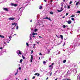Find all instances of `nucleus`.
<instances>
[{"label":"nucleus","mask_w":80,"mask_h":80,"mask_svg":"<svg viewBox=\"0 0 80 80\" xmlns=\"http://www.w3.org/2000/svg\"><path fill=\"white\" fill-rule=\"evenodd\" d=\"M58 79V78H57L56 79L54 80H57Z\"/></svg>","instance_id":"bf43d9fd"},{"label":"nucleus","mask_w":80,"mask_h":80,"mask_svg":"<svg viewBox=\"0 0 80 80\" xmlns=\"http://www.w3.org/2000/svg\"><path fill=\"white\" fill-rule=\"evenodd\" d=\"M52 12V11H51L50 12V14H51V15H53V12Z\"/></svg>","instance_id":"f8f14e48"},{"label":"nucleus","mask_w":80,"mask_h":80,"mask_svg":"<svg viewBox=\"0 0 80 80\" xmlns=\"http://www.w3.org/2000/svg\"><path fill=\"white\" fill-rule=\"evenodd\" d=\"M32 37H34V38H35V36H32Z\"/></svg>","instance_id":"5fc2aeb1"},{"label":"nucleus","mask_w":80,"mask_h":80,"mask_svg":"<svg viewBox=\"0 0 80 80\" xmlns=\"http://www.w3.org/2000/svg\"><path fill=\"white\" fill-rule=\"evenodd\" d=\"M42 8V5L40 6L39 7V9H40V10H41Z\"/></svg>","instance_id":"6e6552de"},{"label":"nucleus","mask_w":80,"mask_h":80,"mask_svg":"<svg viewBox=\"0 0 80 80\" xmlns=\"http://www.w3.org/2000/svg\"><path fill=\"white\" fill-rule=\"evenodd\" d=\"M26 45L28 47L29 46V45H28V42L26 43Z\"/></svg>","instance_id":"b1692460"},{"label":"nucleus","mask_w":80,"mask_h":80,"mask_svg":"<svg viewBox=\"0 0 80 80\" xmlns=\"http://www.w3.org/2000/svg\"><path fill=\"white\" fill-rule=\"evenodd\" d=\"M3 10H4L5 11H6V12L8 11V8H3Z\"/></svg>","instance_id":"f03ea898"},{"label":"nucleus","mask_w":80,"mask_h":80,"mask_svg":"<svg viewBox=\"0 0 80 80\" xmlns=\"http://www.w3.org/2000/svg\"><path fill=\"white\" fill-rule=\"evenodd\" d=\"M78 3H79V2H77L76 4V5H78Z\"/></svg>","instance_id":"2eb2a0df"},{"label":"nucleus","mask_w":80,"mask_h":80,"mask_svg":"<svg viewBox=\"0 0 80 80\" xmlns=\"http://www.w3.org/2000/svg\"><path fill=\"white\" fill-rule=\"evenodd\" d=\"M24 80H27L26 79H25Z\"/></svg>","instance_id":"774afa93"},{"label":"nucleus","mask_w":80,"mask_h":80,"mask_svg":"<svg viewBox=\"0 0 80 80\" xmlns=\"http://www.w3.org/2000/svg\"><path fill=\"white\" fill-rule=\"evenodd\" d=\"M66 7H67V5H66L64 6V8H65H65H66Z\"/></svg>","instance_id":"cd10ccee"},{"label":"nucleus","mask_w":80,"mask_h":80,"mask_svg":"<svg viewBox=\"0 0 80 80\" xmlns=\"http://www.w3.org/2000/svg\"><path fill=\"white\" fill-rule=\"evenodd\" d=\"M48 79V77L46 79V80H47Z\"/></svg>","instance_id":"37998d69"},{"label":"nucleus","mask_w":80,"mask_h":80,"mask_svg":"<svg viewBox=\"0 0 80 80\" xmlns=\"http://www.w3.org/2000/svg\"><path fill=\"white\" fill-rule=\"evenodd\" d=\"M63 28H65L66 27V26L65 25H63Z\"/></svg>","instance_id":"a211bd4d"},{"label":"nucleus","mask_w":80,"mask_h":80,"mask_svg":"<svg viewBox=\"0 0 80 80\" xmlns=\"http://www.w3.org/2000/svg\"><path fill=\"white\" fill-rule=\"evenodd\" d=\"M31 52V54L33 53V51L32 50Z\"/></svg>","instance_id":"58836bf2"},{"label":"nucleus","mask_w":80,"mask_h":80,"mask_svg":"<svg viewBox=\"0 0 80 80\" xmlns=\"http://www.w3.org/2000/svg\"><path fill=\"white\" fill-rule=\"evenodd\" d=\"M16 29H17V30H18V26H17Z\"/></svg>","instance_id":"4be33fe9"},{"label":"nucleus","mask_w":80,"mask_h":80,"mask_svg":"<svg viewBox=\"0 0 80 80\" xmlns=\"http://www.w3.org/2000/svg\"><path fill=\"white\" fill-rule=\"evenodd\" d=\"M50 2H51V3H52V2H53V0H51Z\"/></svg>","instance_id":"de8ad7c7"},{"label":"nucleus","mask_w":80,"mask_h":80,"mask_svg":"<svg viewBox=\"0 0 80 80\" xmlns=\"http://www.w3.org/2000/svg\"><path fill=\"white\" fill-rule=\"evenodd\" d=\"M65 16H63L62 17V18H65Z\"/></svg>","instance_id":"13d9d810"},{"label":"nucleus","mask_w":80,"mask_h":80,"mask_svg":"<svg viewBox=\"0 0 80 80\" xmlns=\"http://www.w3.org/2000/svg\"><path fill=\"white\" fill-rule=\"evenodd\" d=\"M2 49H3V47H0V50H2Z\"/></svg>","instance_id":"473e14b6"},{"label":"nucleus","mask_w":80,"mask_h":80,"mask_svg":"<svg viewBox=\"0 0 80 80\" xmlns=\"http://www.w3.org/2000/svg\"><path fill=\"white\" fill-rule=\"evenodd\" d=\"M18 4H14V7H17V6H18Z\"/></svg>","instance_id":"aec40b11"},{"label":"nucleus","mask_w":80,"mask_h":80,"mask_svg":"<svg viewBox=\"0 0 80 80\" xmlns=\"http://www.w3.org/2000/svg\"><path fill=\"white\" fill-rule=\"evenodd\" d=\"M22 8H23V7H21V8H20L19 9V10H20Z\"/></svg>","instance_id":"a18cd8bd"},{"label":"nucleus","mask_w":80,"mask_h":80,"mask_svg":"<svg viewBox=\"0 0 80 80\" xmlns=\"http://www.w3.org/2000/svg\"><path fill=\"white\" fill-rule=\"evenodd\" d=\"M52 72H51L50 74V76H52Z\"/></svg>","instance_id":"a19ab883"},{"label":"nucleus","mask_w":80,"mask_h":80,"mask_svg":"<svg viewBox=\"0 0 80 80\" xmlns=\"http://www.w3.org/2000/svg\"><path fill=\"white\" fill-rule=\"evenodd\" d=\"M65 42L64 43V44H63L62 46H64L65 45Z\"/></svg>","instance_id":"79ce46f5"},{"label":"nucleus","mask_w":80,"mask_h":80,"mask_svg":"<svg viewBox=\"0 0 80 80\" xmlns=\"http://www.w3.org/2000/svg\"><path fill=\"white\" fill-rule=\"evenodd\" d=\"M19 70H21V68L20 67H19L18 68Z\"/></svg>","instance_id":"ea45409f"},{"label":"nucleus","mask_w":80,"mask_h":80,"mask_svg":"<svg viewBox=\"0 0 80 80\" xmlns=\"http://www.w3.org/2000/svg\"><path fill=\"white\" fill-rule=\"evenodd\" d=\"M37 44H39V42H37Z\"/></svg>","instance_id":"864d4df0"},{"label":"nucleus","mask_w":80,"mask_h":80,"mask_svg":"<svg viewBox=\"0 0 80 80\" xmlns=\"http://www.w3.org/2000/svg\"><path fill=\"white\" fill-rule=\"evenodd\" d=\"M15 19V18H9V20H13Z\"/></svg>","instance_id":"7ed1b4c3"},{"label":"nucleus","mask_w":80,"mask_h":80,"mask_svg":"<svg viewBox=\"0 0 80 80\" xmlns=\"http://www.w3.org/2000/svg\"><path fill=\"white\" fill-rule=\"evenodd\" d=\"M48 20H50V21H51V19H50V18H48Z\"/></svg>","instance_id":"f704fd0d"},{"label":"nucleus","mask_w":80,"mask_h":80,"mask_svg":"<svg viewBox=\"0 0 80 80\" xmlns=\"http://www.w3.org/2000/svg\"><path fill=\"white\" fill-rule=\"evenodd\" d=\"M73 3V2L72 1H70L69 2V4H72Z\"/></svg>","instance_id":"c756f323"},{"label":"nucleus","mask_w":80,"mask_h":80,"mask_svg":"<svg viewBox=\"0 0 80 80\" xmlns=\"http://www.w3.org/2000/svg\"><path fill=\"white\" fill-rule=\"evenodd\" d=\"M36 35V33H35V32H33L32 34V35L34 36L35 35Z\"/></svg>","instance_id":"4468645a"},{"label":"nucleus","mask_w":80,"mask_h":80,"mask_svg":"<svg viewBox=\"0 0 80 80\" xmlns=\"http://www.w3.org/2000/svg\"><path fill=\"white\" fill-rule=\"evenodd\" d=\"M31 62H32V60H33V55H31Z\"/></svg>","instance_id":"f257e3e1"},{"label":"nucleus","mask_w":80,"mask_h":80,"mask_svg":"<svg viewBox=\"0 0 80 80\" xmlns=\"http://www.w3.org/2000/svg\"><path fill=\"white\" fill-rule=\"evenodd\" d=\"M77 13H80V11H78L77 12Z\"/></svg>","instance_id":"6ab92c4d"},{"label":"nucleus","mask_w":80,"mask_h":80,"mask_svg":"<svg viewBox=\"0 0 80 80\" xmlns=\"http://www.w3.org/2000/svg\"><path fill=\"white\" fill-rule=\"evenodd\" d=\"M53 65H54V63H52L51 65H52V66H53Z\"/></svg>","instance_id":"09e8293b"},{"label":"nucleus","mask_w":80,"mask_h":80,"mask_svg":"<svg viewBox=\"0 0 80 80\" xmlns=\"http://www.w3.org/2000/svg\"><path fill=\"white\" fill-rule=\"evenodd\" d=\"M0 37L4 38H5V36L2 35H0Z\"/></svg>","instance_id":"0eeeda50"},{"label":"nucleus","mask_w":80,"mask_h":80,"mask_svg":"<svg viewBox=\"0 0 80 80\" xmlns=\"http://www.w3.org/2000/svg\"><path fill=\"white\" fill-rule=\"evenodd\" d=\"M39 55H43L42 54V53H41V52H40V53H39Z\"/></svg>","instance_id":"c9c22d12"},{"label":"nucleus","mask_w":80,"mask_h":80,"mask_svg":"<svg viewBox=\"0 0 80 80\" xmlns=\"http://www.w3.org/2000/svg\"><path fill=\"white\" fill-rule=\"evenodd\" d=\"M30 22H32V20H31L30 21Z\"/></svg>","instance_id":"6e6d98bb"},{"label":"nucleus","mask_w":80,"mask_h":80,"mask_svg":"<svg viewBox=\"0 0 80 80\" xmlns=\"http://www.w3.org/2000/svg\"><path fill=\"white\" fill-rule=\"evenodd\" d=\"M38 31V29H35L34 30V32H37V31Z\"/></svg>","instance_id":"393cba45"},{"label":"nucleus","mask_w":80,"mask_h":80,"mask_svg":"<svg viewBox=\"0 0 80 80\" xmlns=\"http://www.w3.org/2000/svg\"><path fill=\"white\" fill-rule=\"evenodd\" d=\"M62 80H67V78H66V79H62Z\"/></svg>","instance_id":"603ef678"},{"label":"nucleus","mask_w":80,"mask_h":80,"mask_svg":"<svg viewBox=\"0 0 80 80\" xmlns=\"http://www.w3.org/2000/svg\"><path fill=\"white\" fill-rule=\"evenodd\" d=\"M75 15H72L71 16V17H75Z\"/></svg>","instance_id":"c85d7f7f"},{"label":"nucleus","mask_w":80,"mask_h":80,"mask_svg":"<svg viewBox=\"0 0 80 80\" xmlns=\"http://www.w3.org/2000/svg\"><path fill=\"white\" fill-rule=\"evenodd\" d=\"M68 15V13H67L66 14V16H67V15Z\"/></svg>","instance_id":"e433bc0d"},{"label":"nucleus","mask_w":80,"mask_h":80,"mask_svg":"<svg viewBox=\"0 0 80 80\" xmlns=\"http://www.w3.org/2000/svg\"><path fill=\"white\" fill-rule=\"evenodd\" d=\"M22 57L23 59H25V57H24L22 55Z\"/></svg>","instance_id":"7c9ffc66"},{"label":"nucleus","mask_w":80,"mask_h":80,"mask_svg":"<svg viewBox=\"0 0 80 80\" xmlns=\"http://www.w3.org/2000/svg\"><path fill=\"white\" fill-rule=\"evenodd\" d=\"M14 4L13 3H12L11 4V5H12V6H14Z\"/></svg>","instance_id":"2f4dec72"},{"label":"nucleus","mask_w":80,"mask_h":80,"mask_svg":"<svg viewBox=\"0 0 80 80\" xmlns=\"http://www.w3.org/2000/svg\"><path fill=\"white\" fill-rule=\"evenodd\" d=\"M45 19H48V18L47 17V16L46 17V18H45Z\"/></svg>","instance_id":"4c0bfd02"},{"label":"nucleus","mask_w":80,"mask_h":80,"mask_svg":"<svg viewBox=\"0 0 80 80\" xmlns=\"http://www.w3.org/2000/svg\"><path fill=\"white\" fill-rule=\"evenodd\" d=\"M70 8V5L68 6V8L69 9Z\"/></svg>","instance_id":"412c9836"},{"label":"nucleus","mask_w":80,"mask_h":80,"mask_svg":"<svg viewBox=\"0 0 80 80\" xmlns=\"http://www.w3.org/2000/svg\"><path fill=\"white\" fill-rule=\"evenodd\" d=\"M61 10H58V12H62V10H63V9H61Z\"/></svg>","instance_id":"9b49d317"},{"label":"nucleus","mask_w":80,"mask_h":80,"mask_svg":"<svg viewBox=\"0 0 80 80\" xmlns=\"http://www.w3.org/2000/svg\"><path fill=\"white\" fill-rule=\"evenodd\" d=\"M16 23H12V25H15Z\"/></svg>","instance_id":"5701e85b"},{"label":"nucleus","mask_w":80,"mask_h":80,"mask_svg":"<svg viewBox=\"0 0 80 80\" xmlns=\"http://www.w3.org/2000/svg\"><path fill=\"white\" fill-rule=\"evenodd\" d=\"M39 60H40V57H39Z\"/></svg>","instance_id":"e2e57ef3"},{"label":"nucleus","mask_w":80,"mask_h":80,"mask_svg":"<svg viewBox=\"0 0 80 80\" xmlns=\"http://www.w3.org/2000/svg\"><path fill=\"white\" fill-rule=\"evenodd\" d=\"M22 61H23V59H21L20 60V63H22Z\"/></svg>","instance_id":"ddd939ff"},{"label":"nucleus","mask_w":80,"mask_h":80,"mask_svg":"<svg viewBox=\"0 0 80 80\" xmlns=\"http://www.w3.org/2000/svg\"><path fill=\"white\" fill-rule=\"evenodd\" d=\"M39 38H42V37L40 36H39Z\"/></svg>","instance_id":"3c124183"},{"label":"nucleus","mask_w":80,"mask_h":80,"mask_svg":"<svg viewBox=\"0 0 80 80\" xmlns=\"http://www.w3.org/2000/svg\"><path fill=\"white\" fill-rule=\"evenodd\" d=\"M66 62H67V61L66 60H64L63 61V63H65Z\"/></svg>","instance_id":"dca6fc26"},{"label":"nucleus","mask_w":80,"mask_h":80,"mask_svg":"<svg viewBox=\"0 0 80 80\" xmlns=\"http://www.w3.org/2000/svg\"><path fill=\"white\" fill-rule=\"evenodd\" d=\"M71 20H73V21H74L75 20V19L73 18H71Z\"/></svg>","instance_id":"f3484780"},{"label":"nucleus","mask_w":80,"mask_h":80,"mask_svg":"<svg viewBox=\"0 0 80 80\" xmlns=\"http://www.w3.org/2000/svg\"><path fill=\"white\" fill-rule=\"evenodd\" d=\"M35 77L33 76L32 77V79H35Z\"/></svg>","instance_id":"bb28decb"},{"label":"nucleus","mask_w":80,"mask_h":80,"mask_svg":"<svg viewBox=\"0 0 80 80\" xmlns=\"http://www.w3.org/2000/svg\"><path fill=\"white\" fill-rule=\"evenodd\" d=\"M38 75V77L40 76V74L38 73H36L34 74V75Z\"/></svg>","instance_id":"39448f33"},{"label":"nucleus","mask_w":80,"mask_h":80,"mask_svg":"<svg viewBox=\"0 0 80 80\" xmlns=\"http://www.w3.org/2000/svg\"><path fill=\"white\" fill-rule=\"evenodd\" d=\"M68 24H70L72 23V21L69 20L67 21Z\"/></svg>","instance_id":"20e7f679"},{"label":"nucleus","mask_w":80,"mask_h":80,"mask_svg":"<svg viewBox=\"0 0 80 80\" xmlns=\"http://www.w3.org/2000/svg\"><path fill=\"white\" fill-rule=\"evenodd\" d=\"M17 73H18V72H17L15 74V75H17Z\"/></svg>","instance_id":"72a5a7b5"},{"label":"nucleus","mask_w":80,"mask_h":80,"mask_svg":"<svg viewBox=\"0 0 80 80\" xmlns=\"http://www.w3.org/2000/svg\"><path fill=\"white\" fill-rule=\"evenodd\" d=\"M44 2H47V0H44Z\"/></svg>","instance_id":"49530a36"},{"label":"nucleus","mask_w":80,"mask_h":80,"mask_svg":"<svg viewBox=\"0 0 80 80\" xmlns=\"http://www.w3.org/2000/svg\"><path fill=\"white\" fill-rule=\"evenodd\" d=\"M67 80H70V79L69 78L67 79Z\"/></svg>","instance_id":"4d7b16f0"},{"label":"nucleus","mask_w":80,"mask_h":80,"mask_svg":"<svg viewBox=\"0 0 80 80\" xmlns=\"http://www.w3.org/2000/svg\"><path fill=\"white\" fill-rule=\"evenodd\" d=\"M17 72H18V69H17Z\"/></svg>","instance_id":"680f3d73"},{"label":"nucleus","mask_w":80,"mask_h":80,"mask_svg":"<svg viewBox=\"0 0 80 80\" xmlns=\"http://www.w3.org/2000/svg\"><path fill=\"white\" fill-rule=\"evenodd\" d=\"M60 37L62 39V40H63V35H60Z\"/></svg>","instance_id":"423d86ee"},{"label":"nucleus","mask_w":80,"mask_h":80,"mask_svg":"<svg viewBox=\"0 0 80 80\" xmlns=\"http://www.w3.org/2000/svg\"><path fill=\"white\" fill-rule=\"evenodd\" d=\"M18 51H19V54L20 55H22V52H21V51L20 50H18Z\"/></svg>","instance_id":"9d476101"},{"label":"nucleus","mask_w":80,"mask_h":80,"mask_svg":"<svg viewBox=\"0 0 80 80\" xmlns=\"http://www.w3.org/2000/svg\"><path fill=\"white\" fill-rule=\"evenodd\" d=\"M63 1L64 2H65V0H63Z\"/></svg>","instance_id":"052dcab7"},{"label":"nucleus","mask_w":80,"mask_h":80,"mask_svg":"<svg viewBox=\"0 0 80 80\" xmlns=\"http://www.w3.org/2000/svg\"><path fill=\"white\" fill-rule=\"evenodd\" d=\"M34 46H35V44H34Z\"/></svg>","instance_id":"338daca9"},{"label":"nucleus","mask_w":80,"mask_h":80,"mask_svg":"<svg viewBox=\"0 0 80 80\" xmlns=\"http://www.w3.org/2000/svg\"><path fill=\"white\" fill-rule=\"evenodd\" d=\"M63 4H62L61 9H63Z\"/></svg>","instance_id":"1a4fd4ad"},{"label":"nucleus","mask_w":80,"mask_h":80,"mask_svg":"<svg viewBox=\"0 0 80 80\" xmlns=\"http://www.w3.org/2000/svg\"><path fill=\"white\" fill-rule=\"evenodd\" d=\"M11 38V36H10L9 37V38Z\"/></svg>","instance_id":"0e129e2a"},{"label":"nucleus","mask_w":80,"mask_h":80,"mask_svg":"<svg viewBox=\"0 0 80 80\" xmlns=\"http://www.w3.org/2000/svg\"><path fill=\"white\" fill-rule=\"evenodd\" d=\"M15 26H17V24H15Z\"/></svg>","instance_id":"69168bd1"},{"label":"nucleus","mask_w":80,"mask_h":80,"mask_svg":"<svg viewBox=\"0 0 80 80\" xmlns=\"http://www.w3.org/2000/svg\"><path fill=\"white\" fill-rule=\"evenodd\" d=\"M29 38H30V40H32V38H31V37H29Z\"/></svg>","instance_id":"c03bdc74"},{"label":"nucleus","mask_w":80,"mask_h":80,"mask_svg":"<svg viewBox=\"0 0 80 80\" xmlns=\"http://www.w3.org/2000/svg\"><path fill=\"white\" fill-rule=\"evenodd\" d=\"M52 67V65H50L49 66V67Z\"/></svg>","instance_id":"8fccbe9b"},{"label":"nucleus","mask_w":80,"mask_h":80,"mask_svg":"<svg viewBox=\"0 0 80 80\" xmlns=\"http://www.w3.org/2000/svg\"><path fill=\"white\" fill-rule=\"evenodd\" d=\"M47 63V62H45V61H44L43 62V63H44V64H45V63Z\"/></svg>","instance_id":"a878e982"}]
</instances>
